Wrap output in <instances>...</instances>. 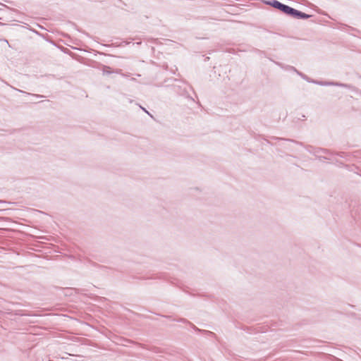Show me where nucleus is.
<instances>
[{
	"label": "nucleus",
	"instance_id": "nucleus-1",
	"mask_svg": "<svg viewBox=\"0 0 361 361\" xmlns=\"http://www.w3.org/2000/svg\"><path fill=\"white\" fill-rule=\"evenodd\" d=\"M267 4L272 6L275 8H277L280 11H281L283 13L288 14L290 6L283 4L280 1H278L276 0H269L267 2Z\"/></svg>",
	"mask_w": 361,
	"mask_h": 361
},
{
	"label": "nucleus",
	"instance_id": "nucleus-2",
	"mask_svg": "<svg viewBox=\"0 0 361 361\" xmlns=\"http://www.w3.org/2000/svg\"><path fill=\"white\" fill-rule=\"evenodd\" d=\"M287 15H289L290 16H293L295 18H302V19H307L311 17L310 15L306 14L305 13H302L300 11H298L295 8H290L289 11Z\"/></svg>",
	"mask_w": 361,
	"mask_h": 361
},
{
	"label": "nucleus",
	"instance_id": "nucleus-3",
	"mask_svg": "<svg viewBox=\"0 0 361 361\" xmlns=\"http://www.w3.org/2000/svg\"><path fill=\"white\" fill-rule=\"evenodd\" d=\"M37 97H42L43 96L42 95H37Z\"/></svg>",
	"mask_w": 361,
	"mask_h": 361
},
{
	"label": "nucleus",
	"instance_id": "nucleus-4",
	"mask_svg": "<svg viewBox=\"0 0 361 361\" xmlns=\"http://www.w3.org/2000/svg\"><path fill=\"white\" fill-rule=\"evenodd\" d=\"M142 109L144 110V111H146L147 114H149V113L146 111V109H143V108H142Z\"/></svg>",
	"mask_w": 361,
	"mask_h": 361
}]
</instances>
